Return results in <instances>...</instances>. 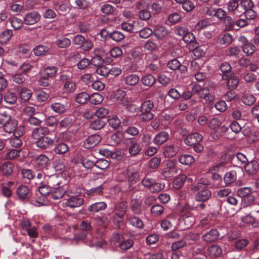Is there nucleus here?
<instances>
[{"instance_id":"1","label":"nucleus","mask_w":259,"mask_h":259,"mask_svg":"<svg viewBox=\"0 0 259 259\" xmlns=\"http://www.w3.org/2000/svg\"><path fill=\"white\" fill-rule=\"evenodd\" d=\"M203 140V136L199 133H195L189 135L185 140V143L193 147L196 152H200L203 150V146L200 143Z\"/></svg>"},{"instance_id":"2","label":"nucleus","mask_w":259,"mask_h":259,"mask_svg":"<svg viewBox=\"0 0 259 259\" xmlns=\"http://www.w3.org/2000/svg\"><path fill=\"white\" fill-rule=\"evenodd\" d=\"M141 183L143 186L148 188L149 190L153 193L160 192L165 186L164 184L156 182L154 179L151 178H144Z\"/></svg>"},{"instance_id":"3","label":"nucleus","mask_w":259,"mask_h":259,"mask_svg":"<svg viewBox=\"0 0 259 259\" xmlns=\"http://www.w3.org/2000/svg\"><path fill=\"white\" fill-rule=\"evenodd\" d=\"M177 172L176 161L174 160H167L163 165L161 174L164 178L172 177Z\"/></svg>"},{"instance_id":"4","label":"nucleus","mask_w":259,"mask_h":259,"mask_svg":"<svg viewBox=\"0 0 259 259\" xmlns=\"http://www.w3.org/2000/svg\"><path fill=\"white\" fill-rule=\"evenodd\" d=\"M195 217L189 212L184 214L180 219L179 222V227L182 230H186L191 228L195 223Z\"/></svg>"},{"instance_id":"5","label":"nucleus","mask_w":259,"mask_h":259,"mask_svg":"<svg viewBox=\"0 0 259 259\" xmlns=\"http://www.w3.org/2000/svg\"><path fill=\"white\" fill-rule=\"evenodd\" d=\"M180 150V144L175 142L165 145L163 148V154L166 157H172L176 156Z\"/></svg>"},{"instance_id":"6","label":"nucleus","mask_w":259,"mask_h":259,"mask_svg":"<svg viewBox=\"0 0 259 259\" xmlns=\"http://www.w3.org/2000/svg\"><path fill=\"white\" fill-rule=\"evenodd\" d=\"M84 203L83 198L80 196H70L64 204V206L74 208L80 207Z\"/></svg>"},{"instance_id":"7","label":"nucleus","mask_w":259,"mask_h":259,"mask_svg":"<svg viewBox=\"0 0 259 259\" xmlns=\"http://www.w3.org/2000/svg\"><path fill=\"white\" fill-rule=\"evenodd\" d=\"M193 90L198 94L200 98L204 99L206 102L210 103L214 99V96L209 93V91L207 87L202 89L200 87L195 86Z\"/></svg>"},{"instance_id":"8","label":"nucleus","mask_w":259,"mask_h":259,"mask_svg":"<svg viewBox=\"0 0 259 259\" xmlns=\"http://www.w3.org/2000/svg\"><path fill=\"white\" fill-rule=\"evenodd\" d=\"M222 78L227 80V86L228 89L234 90L238 84L239 78L234 73L223 74Z\"/></svg>"},{"instance_id":"9","label":"nucleus","mask_w":259,"mask_h":259,"mask_svg":"<svg viewBox=\"0 0 259 259\" xmlns=\"http://www.w3.org/2000/svg\"><path fill=\"white\" fill-rule=\"evenodd\" d=\"M21 128L19 127L14 133L13 137L10 139V144L11 145L15 148L20 147L22 145V141L20 137L23 134V131Z\"/></svg>"},{"instance_id":"10","label":"nucleus","mask_w":259,"mask_h":259,"mask_svg":"<svg viewBox=\"0 0 259 259\" xmlns=\"http://www.w3.org/2000/svg\"><path fill=\"white\" fill-rule=\"evenodd\" d=\"M127 149L130 156H135L141 153L142 147L138 142L131 140L127 145Z\"/></svg>"},{"instance_id":"11","label":"nucleus","mask_w":259,"mask_h":259,"mask_svg":"<svg viewBox=\"0 0 259 259\" xmlns=\"http://www.w3.org/2000/svg\"><path fill=\"white\" fill-rule=\"evenodd\" d=\"M222 253V249L218 245H212L207 249L204 255L208 259H211L214 257H219Z\"/></svg>"},{"instance_id":"12","label":"nucleus","mask_w":259,"mask_h":259,"mask_svg":"<svg viewBox=\"0 0 259 259\" xmlns=\"http://www.w3.org/2000/svg\"><path fill=\"white\" fill-rule=\"evenodd\" d=\"M40 18V15L37 12L32 11L25 16L24 23L26 25H33L37 23Z\"/></svg>"},{"instance_id":"13","label":"nucleus","mask_w":259,"mask_h":259,"mask_svg":"<svg viewBox=\"0 0 259 259\" xmlns=\"http://www.w3.org/2000/svg\"><path fill=\"white\" fill-rule=\"evenodd\" d=\"M101 140V137L99 135H93L86 139L83 146L87 149H90L98 144Z\"/></svg>"},{"instance_id":"14","label":"nucleus","mask_w":259,"mask_h":259,"mask_svg":"<svg viewBox=\"0 0 259 259\" xmlns=\"http://www.w3.org/2000/svg\"><path fill=\"white\" fill-rule=\"evenodd\" d=\"M54 140L47 135L37 140L36 145L37 147L42 149H47L53 145Z\"/></svg>"},{"instance_id":"15","label":"nucleus","mask_w":259,"mask_h":259,"mask_svg":"<svg viewBox=\"0 0 259 259\" xmlns=\"http://www.w3.org/2000/svg\"><path fill=\"white\" fill-rule=\"evenodd\" d=\"M127 207V203L125 201H122L116 204L114 212L119 218H122L125 215Z\"/></svg>"},{"instance_id":"16","label":"nucleus","mask_w":259,"mask_h":259,"mask_svg":"<svg viewBox=\"0 0 259 259\" xmlns=\"http://www.w3.org/2000/svg\"><path fill=\"white\" fill-rule=\"evenodd\" d=\"M226 5L228 13L233 16L237 17L242 15V13L241 12V10L239 9V4H236L230 1L227 3Z\"/></svg>"},{"instance_id":"17","label":"nucleus","mask_w":259,"mask_h":259,"mask_svg":"<svg viewBox=\"0 0 259 259\" xmlns=\"http://www.w3.org/2000/svg\"><path fill=\"white\" fill-rule=\"evenodd\" d=\"M211 196V192L208 189H203L199 191L195 196V199L198 202H204L208 200Z\"/></svg>"},{"instance_id":"18","label":"nucleus","mask_w":259,"mask_h":259,"mask_svg":"<svg viewBox=\"0 0 259 259\" xmlns=\"http://www.w3.org/2000/svg\"><path fill=\"white\" fill-rule=\"evenodd\" d=\"M219 236V232L216 229H212L202 236V239L207 242H212L217 240Z\"/></svg>"},{"instance_id":"19","label":"nucleus","mask_w":259,"mask_h":259,"mask_svg":"<svg viewBox=\"0 0 259 259\" xmlns=\"http://www.w3.org/2000/svg\"><path fill=\"white\" fill-rule=\"evenodd\" d=\"M244 169L246 172L249 175H255L259 169V164L256 161H251L246 164L244 166Z\"/></svg>"},{"instance_id":"20","label":"nucleus","mask_w":259,"mask_h":259,"mask_svg":"<svg viewBox=\"0 0 259 259\" xmlns=\"http://www.w3.org/2000/svg\"><path fill=\"white\" fill-rule=\"evenodd\" d=\"M168 30L163 26H157L153 31L154 35L159 40H162L168 35Z\"/></svg>"},{"instance_id":"21","label":"nucleus","mask_w":259,"mask_h":259,"mask_svg":"<svg viewBox=\"0 0 259 259\" xmlns=\"http://www.w3.org/2000/svg\"><path fill=\"white\" fill-rule=\"evenodd\" d=\"M17 121L12 118L3 125V130L6 133L11 134L16 131Z\"/></svg>"},{"instance_id":"22","label":"nucleus","mask_w":259,"mask_h":259,"mask_svg":"<svg viewBox=\"0 0 259 259\" xmlns=\"http://www.w3.org/2000/svg\"><path fill=\"white\" fill-rule=\"evenodd\" d=\"M49 133V130L46 127H39L34 128L32 133V137L36 140L45 137Z\"/></svg>"},{"instance_id":"23","label":"nucleus","mask_w":259,"mask_h":259,"mask_svg":"<svg viewBox=\"0 0 259 259\" xmlns=\"http://www.w3.org/2000/svg\"><path fill=\"white\" fill-rule=\"evenodd\" d=\"M17 194L19 199L26 200L30 197L29 190L27 186L21 185L17 189Z\"/></svg>"},{"instance_id":"24","label":"nucleus","mask_w":259,"mask_h":259,"mask_svg":"<svg viewBox=\"0 0 259 259\" xmlns=\"http://www.w3.org/2000/svg\"><path fill=\"white\" fill-rule=\"evenodd\" d=\"M104 60L108 63L112 62V60L111 58H109L108 56L103 57L99 56H92L91 60H90V61L91 64L95 66H99L101 65L103 63Z\"/></svg>"},{"instance_id":"25","label":"nucleus","mask_w":259,"mask_h":259,"mask_svg":"<svg viewBox=\"0 0 259 259\" xmlns=\"http://www.w3.org/2000/svg\"><path fill=\"white\" fill-rule=\"evenodd\" d=\"M169 138V135L165 132H161L157 134L153 139L155 144L160 145L165 142Z\"/></svg>"},{"instance_id":"26","label":"nucleus","mask_w":259,"mask_h":259,"mask_svg":"<svg viewBox=\"0 0 259 259\" xmlns=\"http://www.w3.org/2000/svg\"><path fill=\"white\" fill-rule=\"evenodd\" d=\"M142 203V200L140 198H134L131 200L130 207L135 213L139 214L141 212Z\"/></svg>"},{"instance_id":"27","label":"nucleus","mask_w":259,"mask_h":259,"mask_svg":"<svg viewBox=\"0 0 259 259\" xmlns=\"http://www.w3.org/2000/svg\"><path fill=\"white\" fill-rule=\"evenodd\" d=\"M107 207V204L104 202H98L91 205L88 210L89 211L96 213L100 211L105 209Z\"/></svg>"},{"instance_id":"28","label":"nucleus","mask_w":259,"mask_h":259,"mask_svg":"<svg viewBox=\"0 0 259 259\" xmlns=\"http://www.w3.org/2000/svg\"><path fill=\"white\" fill-rule=\"evenodd\" d=\"M125 83L129 86H134L139 81V77L136 74H131L124 78Z\"/></svg>"},{"instance_id":"29","label":"nucleus","mask_w":259,"mask_h":259,"mask_svg":"<svg viewBox=\"0 0 259 259\" xmlns=\"http://www.w3.org/2000/svg\"><path fill=\"white\" fill-rule=\"evenodd\" d=\"M66 104H64L59 102L53 103L51 105V108L56 113L59 114L64 113L67 110Z\"/></svg>"},{"instance_id":"30","label":"nucleus","mask_w":259,"mask_h":259,"mask_svg":"<svg viewBox=\"0 0 259 259\" xmlns=\"http://www.w3.org/2000/svg\"><path fill=\"white\" fill-rule=\"evenodd\" d=\"M49 158L44 154H40L36 159L37 165L40 168H45L49 163Z\"/></svg>"},{"instance_id":"31","label":"nucleus","mask_w":259,"mask_h":259,"mask_svg":"<svg viewBox=\"0 0 259 259\" xmlns=\"http://www.w3.org/2000/svg\"><path fill=\"white\" fill-rule=\"evenodd\" d=\"M58 71V68L55 66H48L43 71V76L46 78H53L55 76Z\"/></svg>"},{"instance_id":"32","label":"nucleus","mask_w":259,"mask_h":259,"mask_svg":"<svg viewBox=\"0 0 259 259\" xmlns=\"http://www.w3.org/2000/svg\"><path fill=\"white\" fill-rule=\"evenodd\" d=\"M210 25V21L208 19H203L199 20L194 27V30L199 31Z\"/></svg>"},{"instance_id":"33","label":"nucleus","mask_w":259,"mask_h":259,"mask_svg":"<svg viewBox=\"0 0 259 259\" xmlns=\"http://www.w3.org/2000/svg\"><path fill=\"white\" fill-rule=\"evenodd\" d=\"M20 98L25 102L28 101L31 97L32 92L26 88H21L19 91Z\"/></svg>"},{"instance_id":"34","label":"nucleus","mask_w":259,"mask_h":259,"mask_svg":"<svg viewBox=\"0 0 259 259\" xmlns=\"http://www.w3.org/2000/svg\"><path fill=\"white\" fill-rule=\"evenodd\" d=\"M179 162L183 165H190L192 164L194 161V158L189 154L182 155L179 157Z\"/></svg>"},{"instance_id":"35","label":"nucleus","mask_w":259,"mask_h":259,"mask_svg":"<svg viewBox=\"0 0 259 259\" xmlns=\"http://www.w3.org/2000/svg\"><path fill=\"white\" fill-rule=\"evenodd\" d=\"M256 101L255 97L251 94L246 93L241 98L242 103L246 105L250 106L254 104Z\"/></svg>"},{"instance_id":"36","label":"nucleus","mask_w":259,"mask_h":259,"mask_svg":"<svg viewBox=\"0 0 259 259\" xmlns=\"http://www.w3.org/2000/svg\"><path fill=\"white\" fill-rule=\"evenodd\" d=\"M65 193V190L63 188L59 187L54 188L53 190H52L51 195L53 199L57 200L62 198Z\"/></svg>"},{"instance_id":"37","label":"nucleus","mask_w":259,"mask_h":259,"mask_svg":"<svg viewBox=\"0 0 259 259\" xmlns=\"http://www.w3.org/2000/svg\"><path fill=\"white\" fill-rule=\"evenodd\" d=\"M155 78L151 74H147L143 76L141 79L142 83L147 87H152L155 82Z\"/></svg>"},{"instance_id":"38","label":"nucleus","mask_w":259,"mask_h":259,"mask_svg":"<svg viewBox=\"0 0 259 259\" xmlns=\"http://www.w3.org/2000/svg\"><path fill=\"white\" fill-rule=\"evenodd\" d=\"M27 78L23 73H21L18 70L12 75V78L13 81L17 84H21L25 82Z\"/></svg>"},{"instance_id":"39","label":"nucleus","mask_w":259,"mask_h":259,"mask_svg":"<svg viewBox=\"0 0 259 259\" xmlns=\"http://www.w3.org/2000/svg\"><path fill=\"white\" fill-rule=\"evenodd\" d=\"M103 97L99 93H94L89 96V101L94 105H98L103 101Z\"/></svg>"},{"instance_id":"40","label":"nucleus","mask_w":259,"mask_h":259,"mask_svg":"<svg viewBox=\"0 0 259 259\" xmlns=\"http://www.w3.org/2000/svg\"><path fill=\"white\" fill-rule=\"evenodd\" d=\"M13 35V31L8 29L3 31L0 35V44H6Z\"/></svg>"},{"instance_id":"41","label":"nucleus","mask_w":259,"mask_h":259,"mask_svg":"<svg viewBox=\"0 0 259 259\" xmlns=\"http://www.w3.org/2000/svg\"><path fill=\"white\" fill-rule=\"evenodd\" d=\"M89 95L85 92H80L77 94L75 97V101L80 104H83L89 101Z\"/></svg>"},{"instance_id":"42","label":"nucleus","mask_w":259,"mask_h":259,"mask_svg":"<svg viewBox=\"0 0 259 259\" xmlns=\"http://www.w3.org/2000/svg\"><path fill=\"white\" fill-rule=\"evenodd\" d=\"M187 178L185 175H180L175 179L173 181V185L176 189H179L183 186Z\"/></svg>"},{"instance_id":"43","label":"nucleus","mask_w":259,"mask_h":259,"mask_svg":"<svg viewBox=\"0 0 259 259\" xmlns=\"http://www.w3.org/2000/svg\"><path fill=\"white\" fill-rule=\"evenodd\" d=\"M14 164L11 162H6L2 167L3 173L6 176L11 175L13 171Z\"/></svg>"},{"instance_id":"44","label":"nucleus","mask_w":259,"mask_h":259,"mask_svg":"<svg viewBox=\"0 0 259 259\" xmlns=\"http://www.w3.org/2000/svg\"><path fill=\"white\" fill-rule=\"evenodd\" d=\"M224 179L226 185H229L234 183L236 179V172L234 171H231L226 173Z\"/></svg>"},{"instance_id":"45","label":"nucleus","mask_w":259,"mask_h":259,"mask_svg":"<svg viewBox=\"0 0 259 259\" xmlns=\"http://www.w3.org/2000/svg\"><path fill=\"white\" fill-rule=\"evenodd\" d=\"M56 45L59 48H65L71 45V40L68 38L61 37L56 40Z\"/></svg>"},{"instance_id":"46","label":"nucleus","mask_w":259,"mask_h":259,"mask_svg":"<svg viewBox=\"0 0 259 259\" xmlns=\"http://www.w3.org/2000/svg\"><path fill=\"white\" fill-rule=\"evenodd\" d=\"M17 99V96L14 93L8 92L4 96L5 101L10 105L14 104L16 102Z\"/></svg>"},{"instance_id":"47","label":"nucleus","mask_w":259,"mask_h":259,"mask_svg":"<svg viewBox=\"0 0 259 259\" xmlns=\"http://www.w3.org/2000/svg\"><path fill=\"white\" fill-rule=\"evenodd\" d=\"M49 50L48 47L42 45H38L33 49V52L36 56H43L48 52Z\"/></svg>"},{"instance_id":"48","label":"nucleus","mask_w":259,"mask_h":259,"mask_svg":"<svg viewBox=\"0 0 259 259\" xmlns=\"http://www.w3.org/2000/svg\"><path fill=\"white\" fill-rule=\"evenodd\" d=\"M41 186L38 187V191L39 193L43 196L48 195L52 190L50 186H49L48 184H46L45 182H42L40 183ZM51 185L50 184H49Z\"/></svg>"},{"instance_id":"49","label":"nucleus","mask_w":259,"mask_h":259,"mask_svg":"<svg viewBox=\"0 0 259 259\" xmlns=\"http://www.w3.org/2000/svg\"><path fill=\"white\" fill-rule=\"evenodd\" d=\"M101 11L106 15H113L116 11V9L111 5L105 4L101 7Z\"/></svg>"},{"instance_id":"50","label":"nucleus","mask_w":259,"mask_h":259,"mask_svg":"<svg viewBox=\"0 0 259 259\" xmlns=\"http://www.w3.org/2000/svg\"><path fill=\"white\" fill-rule=\"evenodd\" d=\"M63 89L66 93H73L76 89V84L72 80L66 81L64 84Z\"/></svg>"},{"instance_id":"51","label":"nucleus","mask_w":259,"mask_h":259,"mask_svg":"<svg viewBox=\"0 0 259 259\" xmlns=\"http://www.w3.org/2000/svg\"><path fill=\"white\" fill-rule=\"evenodd\" d=\"M108 35L112 40L116 42L121 41L125 37L123 33L118 31H114Z\"/></svg>"},{"instance_id":"52","label":"nucleus","mask_w":259,"mask_h":259,"mask_svg":"<svg viewBox=\"0 0 259 259\" xmlns=\"http://www.w3.org/2000/svg\"><path fill=\"white\" fill-rule=\"evenodd\" d=\"M243 52L247 56L252 55L255 50V46L251 42L242 46Z\"/></svg>"},{"instance_id":"53","label":"nucleus","mask_w":259,"mask_h":259,"mask_svg":"<svg viewBox=\"0 0 259 259\" xmlns=\"http://www.w3.org/2000/svg\"><path fill=\"white\" fill-rule=\"evenodd\" d=\"M235 23L233 19L230 16H227L224 18L223 23L227 30H230L233 29L234 25H235Z\"/></svg>"},{"instance_id":"54","label":"nucleus","mask_w":259,"mask_h":259,"mask_svg":"<svg viewBox=\"0 0 259 259\" xmlns=\"http://www.w3.org/2000/svg\"><path fill=\"white\" fill-rule=\"evenodd\" d=\"M69 149L68 146L63 143L58 144L55 148V151L58 154H63L66 153Z\"/></svg>"},{"instance_id":"55","label":"nucleus","mask_w":259,"mask_h":259,"mask_svg":"<svg viewBox=\"0 0 259 259\" xmlns=\"http://www.w3.org/2000/svg\"><path fill=\"white\" fill-rule=\"evenodd\" d=\"M164 211V207L160 204H155L151 208V212L152 214L157 217L160 215Z\"/></svg>"},{"instance_id":"56","label":"nucleus","mask_w":259,"mask_h":259,"mask_svg":"<svg viewBox=\"0 0 259 259\" xmlns=\"http://www.w3.org/2000/svg\"><path fill=\"white\" fill-rule=\"evenodd\" d=\"M11 26L16 30L20 29L23 26V21L21 19L13 17L9 19Z\"/></svg>"},{"instance_id":"57","label":"nucleus","mask_w":259,"mask_h":259,"mask_svg":"<svg viewBox=\"0 0 259 259\" xmlns=\"http://www.w3.org/2000/svg\"><path fill=\"white\" fill-rule=\"evenodd\" d=\"M128 221L131 225L138 228H142L144 225L143 221L137 217L130 218Z\"/></svg>"},{"instance_id":"58","label":"nucleus","mask_w":259,"mask_h":259,"mask_svg":"<svg viewBox=\"0 0 259 259\" xmlns=\"http://www.w3.org/2000/svg\"><path fill=\"white\" fill-rule=\"evenodd\" d=\"M20 150L12 149L7 152L5 155L6 159L12 160L20 156Z\"/></svg>"},{"instance_id":"59","label":"nucleus","mask_w":259,"mask_h":259,"mask_svg":"<svg viewBox=\"0 0 259 259\" xmlns=\"http://www.w3.org/2000/svg\"><path fill=\"white\" fill-rule=\"evenodd\" d=\"M152 110H141V120L143 121H147L152 119L154 115L151 112Z\"/></svg>"},{"instance_id":"60","label":"nucleus","mask_w":259,"mask_h":259,"mask_svg":"<svg viewBox=\"0 0 259 259\" xmlns=\"http://www.w3.org/2000/svg\"><path fill=\"white\" fill-rule=\"evenodd\" d=\"M240 7L243 9L242 11H245L253 8L254 5L251 0H242L240 2Z\"/></svg>"},{"instance_id":"61","label":"nucleus","mask_w":259,"mask_h":259,"mask_svg":"<svg viewBox=\"0 0 259 259\" xmlns=\"http://www.w3.org/2000/svg\"><path fill=\"white\" fill-rule=\"evenodd\" d=\"M237 193L238 196L241 199L252 194L251 189L249 187L241 188L238 189Z\"/></svg>"},{"instance_id":"62","label":"nucleus","mask_w":259,"mask_h":259,"mask_svg":"<svg viewBox=\"0 0 259 259\" xmlns=\"http://www.w3.org/2000/svg\"><path fill=\"white\" fill-rule=\"evenodd\" d=\"M153 33V30L149 27H145L139 31V36L143 38H147Z\"/></svg>"},{"instance_id":"63","label":"nucleus","mask_w":259,"mask_h":259,"mask_svg":"<svg viewBox=\"0 0 259 259\" xmlns=\"http://www.w3.org/2000/svg\"><path fill=\"white\" fill-rule=\"evenodd\" d=\"M109 125L113 128H117L120 124V120L116 116H112L108 119Z\"/></svg>"},{"instance_id":"64","label":"nucleus","mask_w":259,"mask_h":259,"mask_svg":"<svg viewBox=\"0 0 259 259\" xmlns=\"http://www.w3.org/2000/svg\"><path fill=\"white\" fill-rule=\"evenodd\" d=\"M73 122V120L72 118L66 117L60 122L59 124L61 128H66L69 127Z\"/></svg>"}]
</instances>
